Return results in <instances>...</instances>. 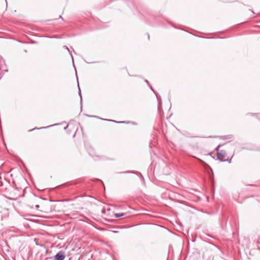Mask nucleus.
<instances>
[{
	"instance_id": "f257e3e1",
	"label": "nucleus",
	"mask_w": 260,
	"mask_h": 260,
	"mask_svg": "<svg viewBox=\"0 0 260 260\" xmlns=\"http://www.w3.org/2000/svg\"><path fill=\"white\" fill-rule=\"evenodd\" d=\"M65 258L64 252L62 251H59L54 256V260H63Z\"/></svg>"
},
{
	"instance_id": "f03ea898",
	"label": "nucleus",
	"mask_w": 260,
	"mask_h": 260,
	"mask_svg": "<svg viewBox=\"0 0 260 260\" xmlns=\"http://www.w3.org/2000/svg\"><path fill=\"white\" fill-rule=\"evenodd\" d=\"M226 153L225 151L221 150L220 152L217 153V157L218 159L223 160V159L225 157Z\"/></svg>"
},
{
	"instance_id": "7ed1b4c3",
	"label": "nucleus",
	"mask_w": 260,
	"mask_h": 260,
	"mask_svg": "<svg viewBox=\"0 0 260 260\" xmlns=\"http://www.w3.org/2000/svg\"><path fill=\"white\" fill-rule=\"evenodd\" d=\"M124 215V213H116L114 214V216L116 218L120 217L123 216Z\"/></svg>"
},
{
	"instance_id": "20e7f679",
	"label": "nucleus",
	"mask_w": 260,
	"mask_h": 260,
	"mask_svg": "<svg viewBox=\"0 0 260 260\" xmlns=\"http://www.w3.org/2000/svg\"><path fill=\"white\" fill-rule=\"evenodd\" d=\"M64 47L67 49L69 52H70V50L68 48V47L67 46H64Z\"/></svg>"
},
{
	"instance_id": "39448f33",
	"label": "nucleus",
	"mask_w": 260,
	"mask_h": 260,
	"mask_svg": "<svg viewBox=\"0 0 260 260\" xmlns=\"http://www.w3.org/2000/svg\"><path fill=\"white\" fill-rule=\"evenodd\" d=\"M39 207H40L39 205H36V208L37 209H38Z\"/></svg>"
},
{
	"instance_id": "423d86ee",
	"label": "nucleus",
	"mask_w": 260,
	"mask_h": 260,
	"mask_svg": "<svg viewBox=\"0 0 260 260\" xmlns=\"http://www.w3.org/2000/svg\"><path fill=\"white\" fill-rule=\"evenodd\" d=\"M132 172H128V171H127V172H125V173H131Z\"/></svg>"
},
{
	"instance_id": "0eeeda50",
	"label": "nucleus",
	"mask_w": 260,
	"mask_h": 260,
	"mask_svg": "<svg viewBox=\"0 0 260 260\" xmlns=\"http://www.w3.org/2000/svg\"><path fill=\"white\" fill-rule=\"evenodd\" d=\"M119 123H123L124 122L123 121H120V122H118Z\"/></svg>"
}]
</instances>
